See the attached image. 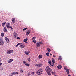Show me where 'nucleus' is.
Segmentation results:
<instances>
[{"mask_svg": "<svg viewBox=\"0 0 76 76\" xmlns=\"http://www.w3.org/2000/svg\"><path fill=\"white\" fill-rule=\"evenodd\" d=\"M43 71L42 70L40 69L38 70L36 72V74L37 75H41L42 73V72Z\"/></svg>", "mask_w": 76, "mask_h": 76, "instance_id": "f257e3e1", "label": "nucleus"}, {"mask_svg": "<svg viewBox=\"0 0 76 76\" xmlns=\"http://www.w3.org/2000/svg\"><path fill=\"white\" fill-rule=\"evenodd\" d=\"M46 69L48 72H51L52 70L50 67L48 66L46 67Z\"/></svg>", "mask_w": 76, "mask_h": 76, "instance_id": "f03ea898", "label": "nucleus"}, {"mask_svg": "<svg viewBox=\"0 0 76 76\" xmlns=\"http://www.w3.org/2000/svg\"><path fill=\"white\" fill-rule=\"evenodd\" d=\"M7 54H12V53H13V50H7Z\"/></svg>", "mask_w": 76, "mask_h": 76, "instance_id": "7ed1b4c3", "label": "nucleus"}, {"mask_svg": "<svg viewBox=\"0 0 76 76\" xmlns=\"http://www.w3.org/2000/svg\"><path fill=\"white\" fill-rule=\"evenodd\" d=\"M36 67H42V64H37L35 65Z\"/></svg>", "mask_w": 76, "mask_h": 76, "instance_id": "20e7f679", "label": "nucleus"}, {"mask_svg": "<svg viewBox=\"0 0 76 76\" xmlns=\"http://www.w3.org/2000/svg\"><path fill=\"white\" fill-rule=\"evenodd\" d=\"M52 64H51V66H54V63H55V60H54V59L52 58Z\"/></svg>", "mask_w": 76, "mask_h": 76, "instance_id": "39448f33", "label": "nucleus"}, {"mask_svg": "<svg viewBox=\"0 0 76 76\" xmlns=\"http://www.w3.org/2000/svg\"><path fill=\"white\" fill-rule=\"evenodd\" d=\"M23 63L24 64H25V65H26V66H29V64L27 63V62H26V61H23Z\"/></svg>", "mask_w": 76, "mask_h": 76, "instance_id": "423d86ee", "label": "nucleus"}, {"mask_svg": "<svg viewBox=\"0 0 76 76\" xmlns=\"http://www.w3.org/2000/svg\"><path fill=\"white\" fill-rule=\"evenodd\" d=\"M4 44V42L2 39H0V45H3Z\"/></svg>", "mask_w": 76, "mask_h": 76, "instance_id": "0eeeda50", "label": "nucleus"}, {"mask_svg": "<svg viewBox=\"0 0 76 76\" xmlns=\"http://www.w3.org/2000/svg\"><path fill=\"white\" fill-rule=\"evenodd\" d=\"M13 35L14 37V38H16L18 36V34H17V33L15 32L13 33Z\"/></svg>", "mask_w": 76, "mask_h": 76, "instance_id": "6e6552de", "label": "nucleus"}, {"mask_svg": "<svg viewBox=\"0 0 76 76\" xmlns=\"http://www.w3.org/2000/svg\"><path fill=\"white\" fill-rule=\"evenodd\" d=\"M30 32H31V31L30 30L27 31L26 33V35H29V34Z\"/></svg>", "mask_w": 76, "mask_h": 76, "instance_id": "1a4fd4ad", "label": "nucleus"}, {"mask_svg": "<svg viewBox=\"0 0 76 76\" xmlns=\"http://www.w3.org/2000/svg\"><path fill=\"white\" fill-rule=\"evenodd\" d=\"M11 20L12 22H13V23H15V18H12Z\"/></svg>", "mask_w": 76, "mask_h": 76, "instance_id": "9d476101", "label": "nucleus"}, {"mask_svg": "<svg viewBox=\"0 0 76 76\" xmlns=\"http://www.w3.org/2000/svg\"><path fill=\"white\" fill-rule=\"evenodd\" d=\"M13 61V59H11L9 60L8 61V63H11Z\"/></svg>", "mask_w": 76, "mask_h": 76, "instance_id": "9b49d317", "label": "nucleus"}, {"mask_svg": "<svg viewBox=\"0 0 76 76\" xmlns=\"http://www.w3.org/2000/svg\"><path fill=\"white\" fill-rule=\"evenodd\" d=\"M20 48H25V46L21 44L20 45Z\"/></svg>", "mask_w": 76, "mask_h": 76, "instance_id": "f8f14e48", "label": "nucleus"}, {"mask_svg": "<svg viewBox=\"0 0 76 76\" xmlns=\"http://www.w3.org/2000/svg\"><path fill=\"white\" fill-rule=\"evenodd\" d=\"M36 45L37 46V47H40L41 46V45H40V44L39 43H37L36 44Z\"/></svg>", "mask_w": 76, "mask_h": 76, "instance_id": "ddd939ff", "label": "nucleus"}, {"mask_svg": "<svg viewBox=\"0 0 76 76\" xmlns=\"http://www.w3.org/2000/svg\"><path fill=\"white\" fill-rule=\"evenodd\" d=\"M29 51H28V52H26V51H25V54H26V55H28V54H29Z\"/></svg>", "mask_w": 76, "mask_h": 76, "instance_id": "4468645a", "label": "nucleus"}, {"mask_svg": "<svg viewBox=\"0 0 76 76\" xmlns=\"http://www.w3.org/2000/svg\"><path fill=\"white\" fill-rule=\"evenodd\" d=\"M58 69H61L62 68V66L61 65H58L57 66Z\"/></svg>", "mask_w": 76, "mask_h": 76, "instance_id": "2eb2a0df", "label": "nucleus"}, {"mask_svg": "<svg viewBox=\"0 0 76 76\" xmlns=\"http://www.w3.org/2000/svg\"><path fill=\"white\" fill-rule=\"evenodd\" d=\"M3 31L4 32H7V29H6V27H5L4 28Z\"/></svg>", "mask_w": 76, "mask_h": 76, "instance_id": "dca6fc26", "label": "nucleus"}, {"mask_svg": "<svg viewBox=\"0 0 76 76\" xmlns=\"http://www.w3.org/2000/svg\"><path fill=\"white\" fill-rule=\"evenodd\" d=\"M66 72L67 75L69 74V70L68 69H66Z\"/></svg>", "mask_w": 76, "mask_h": 76, "instance_id": "f3484780", "label": "nucleus"}, {"mask_svg": "<svg viewBox=\"0 0 76 76\" xmlns=\"http://www.w3.org/2000/svg\"><path fill=\"white\" fill-rule=\"evenodd\" d=\"M48 63H49V64H50L51 66V64H52L51 61V60H48Z\"/></svg>", "mask_w": 76, "mask_h": 76, "instance_id": "a211bd4d", "label": "nucleus"}, {"mask_svg": "<svg viewBox=\"0 0 76 76\" xmlns=\"http://www.w3.org/2000/svg\"><path fill=\"white\" fill-rule=\"evenodd\" d=\"M12 74H13V75H18V74H19V72H14L12 73Z\"/></svg>", "mask_w": 76, "mask_h": 76, "instance_id": "6ab92c4d", "label": "nucleus"}, {"mask_svg": "<svg viewBox=\"0 0 76 76\" xmlns=\"http://www.w3.org/2000/svg\"><path fill=\"white\" fill-rule=\"evenodd\" d=\"M38 58L39 59H40V58H42V55H39L38 56Z\"/></svg>", "mask_w": 76, "mask_h": 76, "instance_id": "aec40b11", "label": "nucleus"}, {"mask_svg": "<svg viewBox=\"0 0 76 76\" xmlns=\"http://www.w3.org/2000/svg\"><path fill=\"white\" fill-rule=\"evenodd\" d=\"M20 44H22V43H18L17 44V45L15 46L16 47H18V46L19 45H20Z\"/></svg>", "mask_w": 76, "mask_h": 76, "instance_id": "412c9836", "label": "nucleus"}, {"mask_svg": "<svg viewBox=\"0 0 76 76\" xmlns=\"http://www.w3.org/2000/svg\"><path fill=\"white\" fill-rule=\"evenodd\" d=\"M6 22H5L4 23H3L2 24V26H3V27H4V25H5V24H6Z\"/></svg>", "mask_w": 76, "mask_h": 76, "instance_id": "4be33fe9", "label": "nucleus"}, {"mask_svg": "<svg viewBox=\"0 0 76 76\" xmlns=\"http://www.w3.org/2000/svg\"><path fill=\"white\" fill-rule=\"evenodd\" d=\"M62 60V58H61V56H60L59 57L58 60Z\"/></svg>", "mask_w": 76, "mask_h": 76, "instance_id": "5701e85b", "label": "nucleus"}, {"mask_svg": "<svg viewBox=\"0 0 76 76\" xmlns=\"http://www.w3.org/2000/svg\"><path fill=\"white\" fill-rule=\"evenodd\" d=\"M1 35L2 37H3L4 35V34L3 33H1Z\"/></svg>", "mask_w": 76, "mask_h": 76, "instance_id": "b1692460", "label": "nucleus"}, {"mask_svg": "<svg viewBox=\"0 0 76 76\" xmlns=\"http://www.w3.org/2000/svg\"><path fill=\"white\" fill-rule=\"evenodd\" d=\"M47 50L49 51V52H50V51H51V50L49 48H47Z\"/></svg>", "mask_w": 76, "mask_h": 76, "instance_id": "393cba45", "label": "nucleus"}, {"mask_svg": "<svg viewBox=\"0 0 76 76\" xmlns=\"http://www.w3.org/2000/svg\"><path fill=\"white\" fill-rule=\"evenodd\" d=\"M28 41V39L26 38L24 40V42H26Z\"/></svg>", "mask_w": 76, "mask_h": 76, "instance_id": "a878e982", "label": "nucleus"}, {"mask_svg": "<svg viewBox=\"0 0 76 76\" xmlns=\"http://www.w3.org/2000/svg\"><path fill=\"white\" fill-rule=\"evenodd\" d=\"M10 26L7 25H6V27L7 28H10Z\"/></svg>", "mask_w": 76, "mask_h": 76, "instance_id": "bb28decb", "label": "nucleus"}, {"mask_svg": "<svg viewBox=\"0 0 76 76\" xmlns=\"http://www.w3.org/2000/svg\"><path fill=\"white\" fill-rule=\"evenodd\" d=\"M9 28H11V31H13V28L12 27L10 26Z\"/></svg>", "mask_w": 76, "mask_h": 76, "instance_id": "cd10ccee", "label": "nucleus"}, {"mask_svg": "<svg viewBox=\"0 0 76 76\" xmlns=\"http://www.w3.org/2000/svg\"><path fill=\"white\" fill-rule=\"evenodd\" d=\"M5 39L6 41H7V40H8L9 39V38H7V37H5Z\"/></svg>", "mask_w": 76, "mask_h": 76, "instance_id": "c85d7f7f", "label": "nucleus"}, {"mask_svg": "<svg viewBox=\"0 0 76 76\" xmlns=\"http://www.w3.org/2000/svg\"><path fill=\"white\" fill-rule=\"evenodd\" d=\"M8 43H10V41H9V39H8V40H7L6 41Z\"/></svg>", "mask_w": 76, "mask_h": 76, "instance_id": "c756f323", "label": "nucleus"}, {"mask_svg": "<svg viewBox=\"0 0 76 76\" xmlns=\"http://www.w3.org/2000/svg\"><path fill=\"white\" fill-rule=\"evenodd\" d=\"M48 75H49V76L51 75V73L50 72H48Z\"/></svg>", "mask_w": 76, "mask_h": 76, "instance_id": "7c9ffc66", "label": "nucleus"}, {"mask_svg": "<svg viewBox=\"0 0 76 76\" xmlns=\"http://www.w3.org/2000/svg\"><path fill=\"white\" fill-rule=\"evenodd\" d=\"M7 25L10 26V23H7Z\"/></svg>", "mask_w": 76, "mask_h": 76, "instance_id": "2f4dec72", "label": "nucleus"}, {"mask_svg": "<svg viewBox=\"0 0 76 76\" xmlns=\"http://www.w3.org/2000/svg\"><path fill=\"white\" fill-rule=\"evenodd\" d=\"M33 42H34V43H36V42H37V41H36V40H34L33 41Z\"/></svg>", "mask_w": 76, "mask_h": 76, "instance_id": "473e14b6", "label": "nucleus"}, {"mask_svg": "<svg viewBox=\"0 0 76 76\" xmlns=\"http://www.w3.org/2000/svg\"><path fill=\"white\" fill-rule=\"evenodd\" d=\"M28 29L27 28H24V29H23V31H26V30Z\"/></svg>", "mask_w": 76, "mask_h": 76, "instance_id": "72a5a7b5", "label": "nucleus"}, {"mask_svg": "<svg viewBox=\"0 0 76 76\" xmlns=\"http://www.w3.org/2000/svg\"><path fill=\"white\" fill-rule=\"evenodd\" d=\"M52 73L53 75H55V73L53 71H52Z\"/></svg>", "mask_w": 76, "mask_h": 76, "instance_id": "f704fd0d", "label": "nucleus"}, {"mask_svg": "<svg viewBox=\"0 0 76 76\" xmlns=\"http://www.w3.org/2000/svg\"><path fill=\"white\" fill-rule=\"evenodd\" d=\"M39 43L40 44V45H41V44H43V43L42 42H39Z\"/></svg>", "mask_w": 76, "mask_h": 76, "instance_id": "c9c22d12", "label": "nucleus"}, {"mask_svg": "<svg viewBox=\"0 0 76 76\" xmlns=\"http://www.w3.org/2000/svg\"><path fill=\"white\" fill-rule=\"evenodd\" d=\"M10 76H13V74H12V73H10Z\"/></svg>", "mask_w": 76, "mask_h": 76, "instance_id": "e433bc0d", "label": "nucleus"}, {"mask_svg": "<svg viewBox=\"0 0 76 76\" xmlns=\"http://www.w3.org/2000/svg\"><path fill=\"white\" fill-rule=\"evenodd\" d=\"M20 72H21V73H23V72H24L23 70H21L20 71Z\"/></svg>", "mask_w": 76, "mask_h": 76, "instance_id": "4c0bfd02", "label": "nucleus"}, {"mask_svg": "<svg viewBox=\"0 0 76 76\" xmlns=\"http://www.w3.org/2000/svg\"><path fill=\"white\" fill-rule=\"evenodd\" d=\"M46 55L47 56H49V53H46Z\"/></svg>", "mask_w": 76, "mask_h": 76, "instance_id": "58836bf2", "label": "nucleus"}, {"mask_svg": "<svg viewBox=\"0 0 76 76\" xmlns=\"http://www.w3.org/2000/svg\"><path fill=\"white\" fill-rule=\"evenodd\" d=\"M28 61H31V59H30V58H28Z\"/></svg>", "mask_w": 76, "mask_h": 76, "instance_id": "ea45409f", "label": "nucleus"}, {"mask_svg": "<svg viewBox=\"0 0 76 76\" xmlns=\"http://www.w3.org/2000/svg\"><path fill=\"white\" fill-rule=\"evenodd\" d=\"M35 38L36 37H33L32 38V40H34V39H35Z\"/></svg>", "mask_w": 76, "mask_h": 76, "instance_id": "a19ab883", "label": "nucleus"}, {"mask_svg": "<svg viewBox=\"0 0 76 76\" xmlns=\"http://www.w3.org/2000/svg\"><path fill=\"white\" fill-rule=\"evenodd\" d=\"M17 39H20V38L19 37H17Z\"/></svg>", "mask_w": 76, "mask_h": 76, "instance_id": "79ce46f5", "label": "nucleus"}, {"mask_svg": "<svg viewBox=\"0 0 76 76\" xmlns=\"http://www.w3.org/2000/svg\"><path fill=\"white\" fill-rule=\"evenodd\" d=\"M34 74H35V72H32V75H34Z\"/></svg>", "mask_w": 76, "mask_h": 76, "instance_id": "37998d69", "label": "nucleus"}, {"mask_svg": "<svg viewBox=\"0 0 76 76\" xmlns=\"http://www.w3.org/2000/svg\"><path fill=\"white\" fill-rule=\"evenodd\" d=\"M1 65H2V63H0V67H1Z\"/></svg>", "mask_w": 76, "mask_h": 76, "instance_id": "c03bdc74", "label": "nucleus"}, {"mask_svg": "<svg viewBox=\"0 0 76 76\" xmlns=\"http://www.w3.org/2000/svg\"><path fill=\"white\" fill-rule=\"evenodd\" d=\"M28 76H30V75H31V74H30V73H28Z\"/></svg>", "mask_w": 76, "mask_h": 76, "instance_id": "a18cd8bd", "label": "nucleus"}, {"mask_svg": "<svg viewBox=\"0 0 76 76\" xmlns=\"http://www.w3.org/2000/svg\"><path fill=\"white\" fill-rule=\"evenodd\" d=\"M64 69L65 70H66V67H64Z\"/></svg>", "mask_w": 76, "mask_h": 76, "instance_id": "49530a36", "label": "nucleus"}, {"mask_svg": "<svg viewBox=\"0 0 76 76\" xmlns=\"http://www.w3.org/2000/svg\"><path fill=\"white\" fill-rule=\"evenodd\" d=\"M1 58H0V62H1Z\"/></svg>", "mask_w": 76, "mask_h": 76, "instance_id": "de8ad7c7", "label": "nucleus"}, {"mask_svg": "<svg viewBox=\"0 0 76 76\" xmlns=\"http://www.w3.org/2000/svg\"><path fill=\"white\" fill-rule=\"evenodd\" d=\"M54 76H57V75H54Z\"/></svg>", "mask_w": 76, "mask_h": 76, "instance_id": "09e8293b", "label": "nucleus"}, {"mask_svg": "<svg viewBox=\"0 0 76 76\" xmlns=\"http://www.w3.org/2000/svg\"><path fill=\"white\" fill-rule=\"evenodd\" d=\"M50 56H52V54H51V53H50Z\"/></svg>", "mask_w": 76, "mask_h": 76, "instance_id": "8fccbe9b", "label": "nucleus"}, {"mask_svg": "<svg viewBox=\"0 0 76 76\" xmlns=\"http://www.w3.org/2000/svg\"><path fill=\"white\" fill-rule=\"evenodd\" d=\"M53 56L54 57H55V55H53Z\"/></svg>", "mask_w": 76, "mask_h": 76, "instance_id": "3c124183", "label": "nucleus"}, {"mask_svg": "<svg viewBox=\"0 0 76 76\" xmlns=\"http://www.w3.org/2000/svg\"><path fill=\"white\" fill-rule=\"evenodd\" d=\"M0 26H1V25L0 24Z\"/></svg>", "mask_w": 76, "mask_h": 76, "instance_id": "603ef678", "label": "nucleus"}, {"mask_svg": "<svg viewBox=\"0 0 76 76\" xmlns=\"http://www.w3.org/2000/svg\"><path fill=\"white\" fill-rule=\"evenodd\" d=\"M68 76H70V75H68Z\"/></svg>", "mask_w": 76, "mask_h": 76, "instance_id": "864d4df0", "label": "nucleus"}, {"mask_svg": "<svg viewBox=\"0 0 76 76\" xmlns=\"http://www.w3.org/2000/svg\"><path fill=\"white\" fill-rule=\"evenodd\" d=\"M46 71L47 72V70H46Z\"/></svg>", "mask_w": 76, "mask_h": 76, "instance_id": "5fc2aeb1", "label": "nucleus"}]
</instances>
